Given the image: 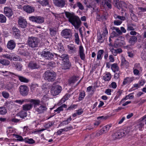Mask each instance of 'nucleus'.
<instances>
[{
	"label": "nucleus",
	"instance_id": "obj_32",
	"mask_svg": "<svg viewBox=\"0 0 146 146\" xmlns=\"http://www.w3.org/2000/svg\"><path fill=\"white\" fill-rule=\"evenodd\" d=\"M78 77H72L69 79L68 83L70 85L74 84L76 81L78 80Z\"/></svg>",
	"mask_w": 146,
	"mask_h": 146
},
{
	"label": "nucleus",
	"instance_id": "obj_30",
	"mask_svg": "<svg viewBox=\"0 0 146 146\" xmlns=\"http://www.w3.org/2000/svg\"><path fill=\"white\" fill-rule=\"evenodd\" d=\"M50 34V35L52 36H55L57 33L56 29L55 28H50L49 29Z\"/></svg>",
	"mask_w": 146,
	"mask_h": 146
},
{
	"label": "nucleus",
	"instance_id": "obj_29",
	"mask_svg": "<svg viewBox=\"0 0 146 146\" xmlns=\"http://www.w3.org/2000/svg\"><path fill=\"white\" fill-rule=\"evenodd\" d=\"M17 115L20 116L21 118L24 119L27 116V113L25 111L23 110L20 111L18 113H17Z\"/></svg>",
	"mask_w": 146,
	"mask_h": 146
},
{
	"label": "nucleus",
	"instance_id": "obj_11",
	"mask_svg": "<svg viewBox=\"0 0 146 146\" xmlns=\"http://www.w3.org/2000/svg\"><path fill=\"white\" fill-rule=\"evenodd\" d=\"M54 5L58 7L63 8L66 5V0H53Z\"/></svg>",
	"mask_w": 146,
	"mask_h": 146
},
{
	"label": "nucleus",
	"instance_id": "obj_28",
	"mask_svg": "<svg viewBox=\"0 0 146 146\" xmlns=\"http://www.w3.org/2000/svg\"><path fill=\"white\" fill-rule=\"evenodd\" d=\"M71 66V64H69V62H63L62 65V69L65 70L69 69Z\"/></svg>",
	"mask_w": 146,
	"mask_h": 146
},
{
	"label": "nucleus",
	"instance_id": "obj_15",
	"mask_svg": "<svg viewBox=\"0 0 146 146\" xmlns=\"http://www.w3.org/2000/svg\"><path fill=\"white\" fill-rule=\"evenodd\" d=\"M23 10L26 13H31L35 11V8L29 5H24L23 8Z\"/></svg>",
	"mask_w": 146,
	"mask_h": 146
},
{
	"label": "nucleus",
	"instance_id": "obj_46",
	"mask_svg": "<svg viewBox=\"0 0 146 146\" xmlns=\"http://www.w3.org/2000/svg\"><path fill=\"white\" fill-rule=\"evenodd\" d=\"M6 19L5 17L2 14H0V22L2 23H5Z\"/></svg>",
	"mask_w": 146,
	"mask_h": 146
},
{
	"label": "nucleus",
	"instance_id": "obj_53",
	"mask_svg": "<svg viewBox=\"0 0 146 146\" xmlns=\"http://www.w3.org/2000/svg\"><path fill=\"white\" fill-rule=\"evenodd\" d=\"M119 35L115 31H113L111 34L110 37L112 38L117 37Z\"/></svg>",
	"mask_w": 146,
	"mask_h": 146
},
{
	"label": "nucleus",
	"instance_id": "obj_56",
	"mask_svg": "<svg viewBox=\"0 0 146 146\" xmlns=\"http://www.w3.org/2000/svg\"><path fill=\"white\" fill-rule=\"evenodd\" d=\"M76 5L81 10H82L84 9L83 6L80 2H77L76 3Z\"/></svg>",
	"mask_w": 146,
	"mask_h": 146
},
{
	"label": "nucleus",
	"instance_id": "obj_42",
	"mask_svg": "<svg viewBox=\"0 0 146 146\" xmlns=\"http://www.w3.org/2000/svg\"><path fill=\"white\" fill-rule=\"evenodd\" d=\"M104 5L109 9L111 8V0H105L104 1Z\"/></svg>",
	"mask_w": 146,
	"mask_h": 146
},
{
	"label": "nucleus",
	"instance_id": "obj_50",
	"mask_svg": "<svg viewBox=\"0 0 146 146\" xmlns=\"http://www.w3.org/2000/svg\"><path fill=\"white\" fill-rule=\"evenodd\" d=\"M19 54L21 56H26L29 55V53L26 51L22 50L19 52Z\"/></svg>",
	"mask_w": 146,
	"mask_h": 146
},
{
	"label": "nucleus",
	"instance_id": "obj_38",
	"mask_svg": "<svg viewBox=\"0 0 146 146\" xmlns=\"http://www.w3.org/2000/svg\"><path fill=\"white\" fill-rule=\"evenodd\" d=\"M119 5L120 7V8L118 9L119 10L121 9H123L124 8H126L127 7V4L123 1H121L120 2Z\"/></svg>",
	"mask_w": 146,
	"mask_h": 146
},
{
	"label": "nucleus",
	"instance_id": "obj_44",
	"mask_svg": "<svg viewBox=\"0 0 146 146\" xmlns=\"http://www.w3.org/2000/svg\"><path fill=\"white\" fill-rule=\"evenodd\" d=\"M114 17L115 19H120L121 21H122L125 20V17L123 16H120L119 15H117L116 14L114 15Z\"/></svg>",
	"mask_w": 146,
	"mask_h": 146
},
{
	"label": "nucleus",
	"instance_id": "obj_27",
	"mask_svg": "<svg viewBox=\"0 0 146 146\" xmlns=\"http://www.w3.org/2000/svg\"><path fill=\"white\" fill-rule=\"evenodd\" d=\"M13 66L15 67V69L17 70L20 71L22 69V64L19 62H13Z\"/></svg>",
	"mask_w": 146,
	"mask_h": 146
},
{
	"label": "nucleus",
	"instance_id": "obj_1",
	"mask_svg": "<svg viewBox=\"0 0 146 146\" xmlns=\"http://www.w3.org/2000/svg\"><path fill=\"white\" fill-rule=\"evenodd\" d=\"M66 17L68 21L75 27L78 29L81 25V21L79 17L75 15L74 13H71L67 11L65 12Z\"/></svg>",
	"mask_w": 146,
	"mask_h": 146
},
{
	"label": "nucleus",
	"instance_id": "obj_6",
	"mask_svg": "<svg viewBox=\"0 0 146 146\" xmlns=\"http://www.w3.org/2000/svg\"><path fill=\"white\" fill-rule=\"evenodd\" d=\"M111 69L115 74L114 78L115 79L118 78L120 75V71L119 70V68L117 63H114L111 64Z\"/></svg>",
	"mask_w": 146,
	"mask_h": 146
},
{
	"label": "nucleus",
	"instance_id": "obj_64",
	"mask_svg": "<svg viewBox=\"0 0 146 146\" xmlns=\"http://www.w3.org/2000/svg\"><path fill=\"white\" fill-rule=\"evenodd\" d=\"M139 121H142L143 122H145V123L146 124V115L140 119Z\"/></svg>",
	"mask_w": 146,
	"mask_h": 146
},
{
	"label": "nucleus",
	"instance_id": "obj_8",
	"mask_svg": "<svg viewBox=\"0 0 146 146\" xmlns=\"http://www.w3.org/2000/svg\"><path fill=\"white\" fill-rule=\"evenodd\" d=\"M41 55L45 59L49 60L53 57L54 54L45 49L41 52Z\"/></svg>",
	"mask_w": 146,
	"mask_h": 146
},
{
	"label": "nucleus",
	"instance_id": "obj_26",
	"mask_svg": "<svg viewBox=\"0 0 146 146\" xmlns=\"http://www.w3.org/2000/svg\"><path fill=\"white\" fill-rule=\"evenodd\" d=\"M133 80V78L132 77H127L124 79L123 82V85H125L127 84H129Z\"/></svg>",
	"mask_w": 146,
	"mask_h": 146
},
{
	"label": "nucleus",
	"instance_id": "obj_55",
	"mask_svg": "<svg viewBox=\"0 0 146 146\" xmlns=\"http://www.w3.org/2000/svg\"><path fill=\"white\" fill-rule=\"evenodd\" d=\"M46 64L47 66L50 67H54L55 66V62H48Z\"/></svg>",
	"mask_w": 146,
	"mask_h": 146
},
{
	"label": "nucleus",
	"instance_id": "obj_13",
	"mask_svg": "<svg viewBox=\"0 0 146 146\" xmlns=\"http://www.w3.org/2000/svg\"><path fill=\"white\" fill-rule=\"evenodd\" d=\"M61 34L62 36L66 38H70L72 36L71 31L68 29L63 30L62 31Z\"/></svg>",
	"mask_w": 146,
	"mask_h": 146
},
{
	"label": "nucleus",
	"instance_id": "obj_57",
	"mask_svg": "<svg viewBox=\"0 0 146 146\" xmlns=\"http://www.w3.org/2000/svg\"><path fill=\"white\" fill-rule=\"evenodd\" d=\"M13 60L15 61H22V59L19 56H14L13 58Z\"/></svg>",
	"mask_w": 146,
	"mask_h": 146
},
{
	"label": "nucleus",
	"instance_id": "obj_60",
	"mask_svg": "<svg viewBox=\"0 0 146 146\" xmlns=\"http://www.w3.org/2000/svg\"><path fill=\"white\" fill-rule=\"evenodd\" d=\"M2 56L4 58H6L8 59L12 60V57L11 56L10 54H6L3 55Z\"/></svg>",
	"mask_w": 146,
	"mask_h": 146
},
{
	"label": "nucleus",
	"instance_id": "obj_18",
	"mask_svg": "<svg viewBox=\"0 0 146 146\" xmlns=\"http://www.w3.org/2000/svg\"><path fill=\"white\" fill-rule=\"evenodd\" d=\"M79 54L81 59L82 60H84L85 59V56L84 53L83 48L82 45H80L79 46Z\"/></svg>",
	"mask_w": 146,
	"mask_h": 146
},
{
	"label": "nucleus",
	"instance_id": "obj_58",
	"mask_svg": "<svg viewBox=\"0 0 146 146\" xmlns=\"http://www.w3.org/2000/svg\"><path fill=\"white\" fill-rule=\"evenodd\" d=\"M58 49L59 52L60 53L62 54L63 52H64V49L63 46L59 45L58 47Z\"/></svg>",
	"mask_w": 146,
	"mask_h": 146
},
{
	"label": "nucleus",
	"instance_id": "obj_20",
	"mask_svg": "<svg viewBox=\"0 0 146 146\" xmlns=\"http://www.w3.org/2000/svg\"><path fill=\"white\" fill-rule=\"evenodd\" d=\"M15 43L13 40H10L9 41L7 44V48L9 50L13 49L15 46Z\"/></svg>",
	"mask_w": 146,
	"mask_h": 146
},
{
	"label": "nucleus",
	"instance_id": "obj_54",
	"mask_svg": "<svg viewBox=\"0 0 146 146\" xmlns=\"http://www.w3.org/2000/svg\"><path fill=\"white\" fill-rule=\"evenodd\" d=\"M49 99V98L48 96L47 95H44L41 100V101L42 102H46Z\"/></svg>",
	"mask_w": 146,
	"mask_h": 146
},
{
	"label": "nucleus",
	"instance_id": "obj_31",
	"mask_svg": "<svg viewBox=\"0 0 146 146\" xmlns=\"http://www.w3.org/2000/svg\"><path fill=\"white\" fill-rule=\"evenodd\" d=\"M104 52V51L103 50H100L97 53V60H101L102 58V55Z\"/></svg>",
	"mask_w": 146,
	"mask_h": 146
},
{
	"label": "nucleus",
	"instance_id": "obj_63",
	"mask_svg": "<svg viewBox=\"0 0 146 146\" xmlns=\"http://www.w3.org/2000/svg\"><path fill=\"white\" fill-rule=\"evenodd\" d=\"M122 23L121 21L115 20L114 21V24L115 25H120Z\"/></svg>",
	"mask_w": 146,
	"mask_h": 146
},
{
	"label": "nucleus",
	"instance_id": "obj_41",
	"mask_svg": "<svg viewBox=\"0 0 146 146\" xmlns=\"http://www.w3.org/2000/svg\"><path fill=\"white\" fill-rule=\"evenodd\" d=\"M111 78V75L108 73L105 75L103 77V78L105 81H108L110 80Z\"/></svg>",
	"mask_w": 146,
	"mask_h": 146
},
{
	"label": "nucleus",
	"instance_id": "obj_10",
	"mask_svg": "<svg viewBox=\"0 0 146 146\" xmlns=\"http://www.w3.org/2000/svg\"><path fill=\"white\" fill-rule=\"evenodd\" d=\"M61 86L58 85H56L52 87L51 92L53 96H55L61 92Z\"/></svg>",
	"mask_w": 146,
	"mask_h": 146
},
{
	"label": "nucleus",
	"instance_id": "obj_52",
	"mask_svg": "<svg viewBox=\"0 0 146 146\" xmlns=\"http://www.w3.org/2000/svg\"><path fill=\"white\" fill-rule=\"evenodd\" d=\"M85 95V93L84 92H80L79 94V100L80 101L82 100L84 98Z\"/></svg>",
	"mask_w": 146,
	"mask_h": 146
},
{
	"label": "nucleus",
	"instance_id": "obj_33",
	"mask_svg": "<svg viewBox=\"0 0 146 146\" xmlns=\"http://www.w3.org/2000/svg\"><path fill=\"white\" fill-rule=\"evenodd\" d=\"M0 64L4 66H8L10 64V62L4 59H0Z\"/></svg>",
	"mask_w": 146,
	"mask_h": 146
},
{
	"label": "nucleus",
	"instance_id": "obj_23",
	"mask_svg": "<svg viewBox=\"0 0 146 146\" xmlns=\"http://www.w3.org/2000/svg\"><path fill=\"white\" fill-rule=\"evenodd\" d=\"M110 50L113 54L115 56H116L118 54H120L122 52V50L120 48L117 49L111 48Z\"/></svg>",
	"mask_w": 146,
	"mask_h": 146
},
{
	"label": "nucleus",
	"instance_id": "obj_17",
	"mask_svg": "<svg viewBox=\"0 0 146 146\" xmlns=\"http://www.w3.org/2000/svg\"><path fill=\"white\" fill-rule=\"evenodd\" d=\"M4 13L6 16L9 18L13 14V11L12 9L8 7H5L4 8Z\"/></svg>",
	"mask_w": 146,
	"mask_h": 146
},
{
	"label": "nucleus",
	"instance_id": "obj_61",
	"mask_svg": "<svg viewBox=\"0 0 146 146\" xmlns=\"http://www.w3.org/2000/svg\"><path fill=\"white\" fill-rule=\"evenodd\" d=\"M2 95L4 97L7 98L9 96V94L7 92H2Z\"/></svg>",
	"mask_w": 146,
	"mask_h": 146
},
{
	"label": "nucleus",
	"instance_id": "obj_24",
	"mask_svg": "<svg viewBox=\"0 0 146 146\" xmlns=\"http://www.w3.org/2000/svg\"><path fill=\"white\" fill-rule=\"evenodd\" d=\"M121 66H123V68H127L129 66V63L123 57L121 59Z\"/></svg>",
	"mask_w": 146,
	"mask_h": 146
},
{
	"label": "nucleus",
	"instance_id": "obj_16",
	"mask_svg": "<svg viewBox=\"0 0 146 146\" xmlns=\"http://www.w3.org/2000/svg\"><path fill=\"white\" fill-rule=\"evenodd\" d=\"M125 45V42L123 40L119 39H117L115 42L114 44V47H120Z\"/></svg>",
	"mask_w": 146,
	"mask_h": 146
},
{
	"label": "nucleus",
	"instance_id": "obj_14",
	"mask_svg": "<svg viewBox=\"0 0 146 146\" xmlns=\"http://www.w3.org/2000/svg\"><path fill=\"white\" fill-rule=\"evenodd\" d=\"M28 67L33 70L40 68L39 64L35 61H30Z\"/></svg>",
	"mask_w": 146,
	"mask_h": 146
},
{
	"label": "nucleus",
	"instance_id": "obj_47",
	"mask_svg": "<svg viewBox=\"0 0 146 146\" xmlns=\"http://www.w3.org/2000/svg\"><path fill=\"white\" fill-rule=\"evenodd\" d=\"M15 84L14 83H10L7 86V88L8 90H11L14 86Z\"/></svg>",
	"mask_w": 146,
	"mask_h": 146
},
{
	"label": "nucleus",
	"instance_id": "obj_12",
	"mask_svg": "<svg viewBox=\"0 0 146 146\" xmlns=\"http://www.w3.org/2000/svg\"><path fill=\"white\" fill-rule=\"evenodd\" d=\"M18 23L19 27L22 28H25L27 25V22L26 19L21 17L19 19Z\"/></svg>",
	"mask_w": 146,
	"mask_h": 146
},
{
	"label": "nucleus",
	"instance_id": "obj_34",
	"mask_svg": "<svg viewBox=\"0 0 146 146\" xmlns=\"http://www.w3.org/2000/svg\"><path fill=\"white\" fill-rule=\"evenodd\" d=\"M38 3L43 6L48 5L49 3L48 0H37Z\"/></svg>",
	"mask_w": 146,
	"mask_h": 146
},
{
	"label": "nucleus",
	"instance_id": "obj_21",
	"mask_svg": "<svg viewBox=\"0 0 146 146\" xmlns=\"http://www.w3.org/2000/svg\"><path fill=\"white\" fill-rule=\"evenodd\" d=\"M58 56L61 58V60L63 62H69L68 55L67 54H59Z\"/></svg>",
	"mask_w": 146,
	"mask_h": 146
},
{
	"label": "nucleus",
	"instance_id": "obj_5",
	"mask_svg": "<svg viewBox=\"0 0 146 146\" xmlns=\"http://www.w3.org/2000/svg\"><path fill=\"white\" fill-rule=\"evenodd\" d=\"M128 131L123 130H120L114 133L112 135L113 138L115 139H116L121 138L126 135Z\"/></svg>",
	"mask_w": 146,
	"mask_h": 146
},
{
	"label": "nucleus",
	"instance_id": "obj_9",
	"mask_svg": "<svg viewBox=\"0 0 146 146\" xmlns=\"http://www.w3.org/2000/svg\"><path fill=\"white\" fill-rule=\"evenodd\" d=\"M29 91L28 87L25 85H22L19 87V92L21 95L23 96H27Z\"/></svg>",
	"mask_w": 146,
	"mask_h": 146
},
{
	"label": "nucleus",
	"instance_id": "obj_4",
	"mask_svg": "<svg viewBox=\"0 0 146 146\" xmlns=\"http://www.w3.org/2000/svg\"><path fill=\"white\" fill-rule=\"evenodd\" d=\"M40 41L38 38L33 36L29 37L27 40L28 45L30 47L36 48L38 47Z\"/></svg>",
	"mask_w": 146,
	"mask_h": 146
},
{
	"label": "nucleus",
	"instance_id": "obj_35",
	"mask_svg": "<svg viewBox=\"0 0 146 146\" xmlns=\"http://www.w3.org/2000/svg\"><path fill=\"white\" fill-rule=\"evenodd\" d=\"M137 38L135 36H132L130 37L129 40V42L131 44H134L137 41Z\"/></svg>",
	"mask_w": 146,
	"mask_h": 146
},
{
	"label": "nucleus",
	"instance_id": "obj_37",
	"mask_svg": "<svg viewBox=\"0 0 146 146\" xmlns=\"http://www.w3.org/2000/svg\"><path fill=\"white\" fill-rule=\"evenodd\" d=\"M68 47L70 52L73 53H74L76 52V48L73 45H70L68 46Z\"/></svg>",
	"mask_w": 146,
	"mask_h": 146
},
{
	"label": "nucleus",
	"instance_id": "obj_62",
	"mask_svg": "<svg viewBox=\"0 0 146 146\" xmlns=\"http://www.w3.org/2000/svg\"><path fill=\"white\" fill-rule=\"evenodd\" d=\"M139 121V123L138 124H137V126H138L139 128H142L144 125V123L142 121Z\"/></svg>",
	"mask_w": 146,
	"mask_h": 146
},
{
	"label": "nucleus",
	"instance_id": "obj_45",
	"mask_svg": "<svg viewBox=\"0 0 146 146\" xmlns=\"http://www.w3.org/2000/svg\"><path fill=\"white\" fill-rule=\"evenodd\" d=\"M74 37H75V42L78 44H79V38L78 35V33H75L74 34Z\"/></svg>",
	"mask_w": 146,
	"mask_h": 146
},
{
	"label": "nucleus",
	"instance_id": "obj_39",
	"mask_svg": "<svg viewBox=\"0 0 146 146\" xmlns=\"http://www.w3.org/2000/svg\"><path fill=\"white\" fill-rule=\"evenodd\" d=\"M30 100L28 99H25L22 100H16L15 101V102L18 103L20 105L22 104L24 102H30Z\"/></svg>",
	"mask_w": 146,
	"mask_h": 146
},
{
	"label": "nucleus",
	"instance_id": "obj_59",
	"mask_svg": "<svg viewBox=\"0 0 146 146\" xmlns=\"http://www.w3.org/2000/svg\"><path fill=\"white\" fill-rule=\"evenodd\" d=\"M103 133H104L101 129L96 133L95 137H97Z\"/></svg>",
	"mask_w": 146,
	"mask_h": 146
},
{
	"label": "nucleus",
	"instance_id": "obj_7",
	"mask_svg": "<svg viewBox=\"0 0 146 146\" xmlns=\"http://www.w3.org/2000/svg\"><path fill=\"white\" fill-rule=\"evenodd\" d=\"M29 19L31 21L38 24L42 23L44 22V19L43 17L37 16L30 17Z\"/></svg>",
	"mask_w": 146,
	"mask_h": 146
},
{
	"label": "nucleus",
	"instance_id": "obj_25",
	"mask_svg": "<svg viewBox=\"0 0 146 146\" xmlns=\"http://www.w3.org/2000/svg\"><path fill=\"white\" fill-rule=\"evenodd\" d=\"M13 35L14 36L19 37L20 32L19 30L16 27H14L12 28Z\"/></svg>",
	"mask_w": 146,
	"mask_h": 146
},
{
	"label": "nucleus",
	"instance_id": "obj_43",
	"mask_svg": "<svg viewBox=\"0 0 146 146\" xmlns=\"http://www.w3.org/2000/svg\"><path fill=\"white\" fill-rule=\"evenodd\" d=\"M72 120L71 117L67 118L66 120L63 121H62V124L63 125H65L68 124Z\"/></svg>",
	"mask_w": 146,
	"mask_h": 146
},
{
	"label": "nucleus",
	"instance_id": "obj_19",
	"mask_svg": "<svg viewBox=\"0 0 146 146\" xmlns=\"http://www.w3.org/2000/svg\"><path fill=\"white\" fill-rule=\"evenodd\" d=\"M33 104L31 103L29 104H25L22 106V110L25 111L30 110L33 108Z\"/></svg>",
	"mask_w": 146,
	"mask_h": 146
},
{
	"label": "nucleus",
	"instance_id": "obj_49",
	"mask_svg": "<svg viewBox=\"0 0 146 146\" xmlns=\"http://www.w3.org/2000/svg\"><path fill=\"white\" fill-rule=\"evenodd\" d=\"M119 0H113V4L114 6L118 9H119L120 7L119 5Z\"/></svg>",
	"mask_w": 146,
	"mask_h": 146
},
{
	"label": "nucleus",
	"instance_id": "obj_48",
	"mask_svg": "<svg viewBox=\"0 0 146 146\" xmlns=\"http://www.w3.org/2000/svg\"><path fill=\"white\" fill-rule=\"evenodd\" d=\"M25 142L29 144H32L35 143V141L32 139L27 138L25 140Z\"/></svg>",
	"mask_w": 146,
	"mask_h": 146
},
{
	"label": "nucleus",
	"instance_id": "obj_3",
	"mask_svg": "<svg viewBox=\"0 0 146 146\" xmlns=\"http://www.w3.org/2000/svg\"><path fill=\"white\" fill-rule=\"evenodd\" d=\"M56 76V74L54 72L47 70L44 72L43 76L44 79L47 81L52 82L55 80Z\"/></svg>",
	"mask_w": 146,
	"mask_h": 146
},
{
	"label": "nucleus",
	"instance_id": "obj_22",
	"mask_svg": "<svg viewBox=\"0 0 146 146\" xmlns=\"http://www.w3.org/2000/svg\"><path fill=\"white\" fill-rule=\"evenodd\" d=\"M9 73L10 74H12L17 76L19 78V80L21 82L28 83L29 82V80L28 79L23 76L17 75L12 72H9Z\"/></svg>",
	"mask_w": 146,
	"mask_h": 146
},
{
	"label": "nucleus",
	"instance_id": "obj_36",
	"mask_svg": "<svg viewBox=\"0 0 146 146\" xmlns=\"http://www.w3.org/2000/svg\"><path fill=\"white\" fill-rule=\"evenodd\" d=\"M111 127V125L110 124L107 125L104 127L102 129V130L104 133H106L108 131L110 128Z\"/></svg>",
	"mask_w": 146,
	"mask_h": 146
},
{
	"label": "nucleus",
	"instance_id": "obj_2",
	"mask_svg": "<svg viewBox=\"0 0 146 146\" xmlns=\"http://www.w3.org/2000/svg\"><path fill=\"white\" fill-rule=\"evenodd\" d=\"M29 102L33 104L34 108L35 111L38 114L43 113L47 110V108L45 105L40 104V101L39 100L31 99Z\"/></svg>",
	"mask_w": 146,
	"mask_h": 146
},
{
	"label": "nucleus",
	"instance_id": "obj_40",
	"mask_svg": "<svg viewBox=\"0 0 146 146\" xmlns=\"http://www.w3.org/2000/svg\"><path fill=\"white\" fill-rule=\"evenodd\" d=\"M7 113V110L5 107H0V114L5 115Z\"/></svg>",
	"mask_w": 146,
	"mask_h": 146
},
{
	"label": "nucleus",
	"instance_id": "obj_51",
	"mask_svg": "<svg viewBox=\"0 0 146 146\" xmlns=\"http://www.w3.org/2000/svg\"><path fill=\"white\" fill-rule=\"evenodd\" d=\"M108 31L106 26H105L104 27L103 33L102 35L103 36L105 37L108 35Z\"/></svg>",
	"mask_w": 146,
	"mask_h": 146
}]
</instances>
